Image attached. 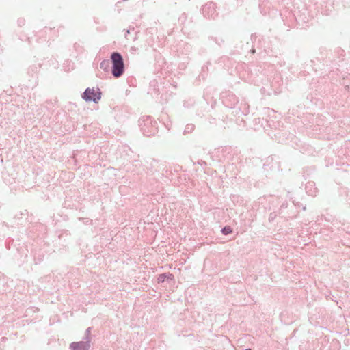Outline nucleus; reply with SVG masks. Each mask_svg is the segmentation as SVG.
I'll use <instances>...</instances> for the list:
<instances>
[{
	"mask_svg": "<svg viewBox=\"0 0 350 350\" xmlns=\"http://www.w3.org/2000/svg\"><path fill=\"white\" fill-rule=\"evenodd\" d=\"M111 74L115 78L120 77L124 72L125 66L123 57L119 52H113L110 55Z\"/></svg>",
	"mask_w": 350,
	"mask_h": 350,
	"instance_id": "f257e3e1",
	"label": "nucleus"
},
{
	"mask_svg": "<svg viewBox=\"0 0 350 350\" xmlns=\"http://www.w3.org/2000/svg\"><path fill=\"white\" fill-rule=\"evenodd\" d=\"M157 122H154L152 118L146 116L139 120V126L144 135L146 136L154 135L157 132Z\"/></svg>",
	"mask_w": 350,
	"mask_h": 350,
	"instance_id": "f03ea898",
	"label": "nucleus"
},
{
	"mask_svg": "<svg viewBox=\"0 0 350 350\" xmlns=\"http://www.w3.org/2000/svg\"><path fill=\"white\" fill-rule=\"evenodd\" d=\"M82 98L87 102L92 101L97 103L101 98V92L98 88V92H96L94 88H88L82 94Z\"/></svg>",
	"mask_w": 350,
	"mask_h": 350,
	"instance_id": "7ed1b4c3",
	"label": "nucleus"
},
{
	"mask_svg": "<svg viewBox=\"0 0 350 350\" xmlns=\"http://www.w3.org/2000/svg\"><path fill=\"white\" fill-rule=\"evenodd\" d=\"M91 340L88 337L87 340L72 342L70 345L72 350H90Z\"/></svg>",
	"mask_w": 350,
	"mask_h": 350,
	"instance_id": "20e7f679",
	"label": "nucleus"
},
{
	"mask_svg": "<svg viewBox=\"0 0 350 350\" xmlns=\"http://www.w3.org/2000/svg\"><path fill=\"white\" fill-rule=\"evenodd\" d=\"M202 13L204 16L208 18H214L216 13L215 4L213 2H209L206 3L202 8Z\"/></svg>",
	"mask_w": 350,
	"mask_h": 350,
	"instance_id": "39448f33",
	"label": "nucleus"
},
{
	"mask_svg": "<svg viewBox=\"0 0 350 350\" xmlns=\"http://www.w3.org/2000/svg\"><path fill=\"white\" fill-rule=\"evenodd\" d=\"M165 280H174V275L172 273H162L160 274L157 278V282L159 284L163 283Z\"/></svg>",
	"mask_w": 350,
	"mask_h": 350,
	"instance_id": "423d86ee",
	"label": "nucleus"
},
{
	"mask_svg": "<svg viewBox=\"0 0 350 350\" xmlns=\"http://www.w3.org/2000/svg\"><path fill=\"white\" fill-rule=\"evenodd\" d=\"M111 66V60L104 59L100 64V68L105 72H109Z\"/></svg>",
	"mask_w": 350,
	"mask_h": 350,
	"instance_id": "0eeeda50",
	"label": "nucleus"
},
{
	"mask_svg": "<svg viewBox=\"0 0 350 350\" xmlns=\"http://www.w3.org/2000/svg\"><path fill=\"white\" fill-rule=\"evenodd\" d=\"M221 232L224 235H228L232 232V228L230 226H226L221 229Z\"/></svg>",
	"mask_w": 350,
	"mask_h": 350,
	"instance_id": "6e6552de",
	"label": "nucleus"
},
{
	"mask_svg": "<svg viewBox=\"0 0 350 350\" xmlns=\"http://www.w3.org/2000/svg\"><path fill=\"white\" fill-rule=\"evenodd\" d=\"M194 128L193 124H188L186 126L184 133H190Z\"/></svg>",
	"mask_w": 350,
	"mask_h": 350,
	"instance_id": "1a4fd4ad",
	"label": "nucleus"
},
{
	"mask_svg": "<svg viewBox=\"0 0 350 350\" xmlns=\"http://www.w3.org/2000/svg\"><path fill=\"white\" fill-rule=\"evenodd\" d=\"M90 331H91V327H88L86 331H85V338H84L85 340H87V338L88 337L90 340Z\"/></svg>",
	"mask_w": 350,
	"mask_h": 350,
	"instance_id": "9d476101",
	"label": "nucleus"
},
{
	"mask_svg": "<svg viewBox=\"0 0 350 350\" xmlns=\"http://www.w3.org/2000/svg\"><path fill=\"white\" fill-rule=\"evenodd\" d=\"M18 25H20V26H23V25H24V24H25V21H24V19H19V20L18 21Z\"/></svg>",
	"mask_w": 350,
	"mask_h": 350,
	"instance_id": "9b49d317",
	"label": "nucleus"
},
{
	"mask_svg": "<svg viewBox=\"0 0 350 350\" xmlns=\"http://www.w3.org/2000/svg\"><path fill=\"white\" fill-rule=\"evenodd\" d=\"M273 218H274L273 214L271 213L270 215H269V220L271 221Z\"/></svg>",
	"mask_w": 350,
	"mask_h": 350,
	"instance_id": "f8f14e48",
	"label": "nucleus"
},
{
	"mask_svg": "<svg viewBox=\"0 0 350 350\" xmlns=\"http://www.w3.org/2000/svg\"><path fill=\"white\" fill-rule=\"evenodd\" d=\"M129 33H130L129 30H127L126 32L125 36L126 37L127 34H129Z\"/></svg>",
	"mask_w": 350,
	"mask_h": 350,
	"instance_id": "ddd939ff",
	"label": "nucleus"
},
{
	"mask_svg": "<svg viewBox=\"0 0 350 350\" xmlns=\"http://www.w3.org/2000/svg\"><path fill=\"white\" fill-rule=\"evenodd\" d=\"M245 350H251V349H245Z\"/></svg>",
	"mask_w": 350,
	"mask_h": 350,
	"instance_id": "4468645a",
	"label": "nucleus"
}]
</instances>
